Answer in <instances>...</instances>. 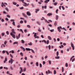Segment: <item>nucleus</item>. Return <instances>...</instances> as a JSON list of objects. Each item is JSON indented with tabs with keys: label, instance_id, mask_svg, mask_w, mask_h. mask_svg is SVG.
I'll use <instances>...</instances> for the list:
<instances>
[{
	"label": "nucleus",
	"instance_id": "nucleus-1",
	"mask_svg": "<svg viewBox=\"0 0 75 75\" xmlns=\"http://www.w3.org/2000/svg\"><path fill=\"white\" fill-rule=\"evenodd\" d=\"M12 32L10 33V35L13 38H16V35L14 34H16V33L14 31V29H12L11 30Z\"/></svg>",
	"mask_w": 75,
	"mask_h": 75
},
{
	"label": "nucleus",
	"instance_id": "nucleus-2",
	"mask_svg": "<svg viewBox=\"0 0 75 75\" xmlns=\"http://www.w3.org/2000/svg\"><path fill=\"white\" fill-rule=\"evenodd\" d=\"M71 46L73 48V50H74V49H75V47H74V44H73L72 43H71Z\"/></svg>",
	"mask_w": 75,
	"mask_h": 75
},
{
	"label": "nucleus",
	"instance_id": "nucleus-3",
	"mask_svg": "<svg viewBox=\"0 0 75 75\" xmlns=\"http://www.w3.org/2000/svg\"><path fill=\"white\" fill-rule=\"evenodd\" d=\"M20 38V34H19L18 36H16V39H17V40H18V39H19Z\"/></svg>",
	"mask_w": 75,
	"mask_h": 75
},
{
	"label": "nucleus",
	"instance_id": "nucleus-4",
	"mask_svg": "<svg viewBox=\"0 0 75 75\" xmlns=\"http://www.w3.org/2000/svg\"><path fill=\"white\" fill-rule=\"evenodd\" d=\"M26 14L28 16H31V13L29 11H27Z\"/></svg>",
	"mask_w": 75,
	"mask_h": 75
},
{
	"label": "nucleus",
	"instance_id": "nucleus-5",
	"mask_svg": "<svg viewBox=\"0 0 75 75\" xmlns=\"http://www.w3.org/2000/svg\"><path fill=\"white\" fill-rule=\"evenodd\" d=\"M22 14L23 16H24V17H25V18H28V16L25 15V13H23Z\"/></svg>",
	"mask_w": 75,
	"mask_h": 75
},
{
	"label": "nucleus",
	"instance_id": "nucleus-6",
	"mask_svg": "<svg viewBox=\"0 0 75 75\" xmlns=\"http://www.w3.org/2000/svg\"><path fill=\"white\" fill-rule=\"evenodd\" d=\"M20 69H21V71H19V73L20 74H21L22 72H23V68L21 67H20Z\"/></svg>",
	"mask_w": 75,
	"mask_h": 75
},
{
	"label": "nucleus",
	"instance_id": "nucleus-7",
	"mask_svg": "<svg viewBox=\"0 0 75 75\" xmlns=\"http://www.w3.org/2000/svg\"><path fill=\"white\" fill-rule=\"evenodd\" d=\"M11 61V64H12L13 63V62L14 61V60H13L12 59V58H11L10 59Z\"/></svg>",
	"mask_w": 75,
	"mask_h": 75
},
{
	"label": "nucleus",
	"instance_id": "nucleus-8",
	"mask_svg": "<svg viewBox=\"0 0 75 75\" xmlns=\"http://www.w3.org/2000/svg\"><path fill=\"white\" fill-rule=\"evenodd\" d=\"M20 48H21L22 50H23V51L24 52L25 51V49L23 47H21Z\"/></svg>",
	"mask_w": 75,
	"mask_h": 75
},
{
	"label": "nucleus",
	"instance_id": "nucleus-9",
	"mask_svg": "<svg viewBox=\"0 0 75 75\" xmlns=\"http://www.w3.org/2000/svg\"><path fill=\"white\" fill-rule=\"evenodd\" d=\"M52 13H49L47 14L48 16H52Z\"/></svg>",
	"mask_w": 75,
	"mask_h": 75
},
{
	"label": "nucleus",
	"instance_id": "nucleus-10",
	"mask_svg": "<svg viewBox=\"0 0 75 75\" xmlns=\"http://www.w3.org/2000/svg\"><path fill=\"white\" fill-rule=\"evenodd\" d=\"M23 3L24 4L23 5V6H25V7H27V3L25 2H23Z\"/></svg>",
	"mask_w": 75,
	"mask_h": 75
},
{
	"label": "nucleus",
	"instance_id": "nucleus-11",
	"mask_svg": "<svg viewBox=\"0 0 75 75\" xmlns=\"http://www.w3.org/2000/svg\"><path fill=\"white\" fill-rule=\"evenodd\" d=\"M57 30L59 31V33H61V29H60V28H59V27H57Z\"/></svg>",
	"mask_w": 75,
	"mask_h": 75
},
{
	"label": "nucleus",
	"instance_id": "nucleus-12",
	"mask_svg": "<svg viewBox=\"0 0 75 75\" xmlns=\"http://www.w3.org/2000/svg\"><path fill=\"white\" fill-rule=\"evenodd\" d=\"M7 61V57H5V61H4V63H6V62Z\"/></svg>",
	"mask_w": 75,
	"mask_h": 75
},
{
	"label": "nucleus",
	"instance_id": "nucleus-13",
	"mask_svg": "<svg viewBox=\"0 0 75 75\" xmlns=\"http://www.w3.org/2000/svg\"><path fill=\"white\" fill-rule=\"evenodd\" d=\"M35 10L36 11V13H37V11H40V9L38 8L37 9H35Z\"/></svg>",
	"mask_w": 75,
	"mask_h": 75
},
{
	"label": "nucleus",
	"instance_id": "nucleus-14",
	"mask_svg": "<svg viewBox=\"0 0 75 75\" xmlns=\"http://www.w3.org/2000/svg\"><path fill=\"white\" fill-rule=\"evenodd\" d=\"M25 50L26 51H31V49L29 48H26Z\"/></svg>",
	"mask_w": 75,
	"mask_h": 75
},
{
	"label": "nucleus",
	"instance_id": "nucleus-15",
	"mask_svg": "<svg viewBox=\"0 0 75 75\" xmlns=\"http://www.w3.org/2000/svg\"><path fill=\"white\" fill-rule=\"evenodd\" d=\"M49 1H50V0H46L45 1V3H48V2H49Z\"/></svg>",
	"mask_w": 75,
	"mask_h": 75
},
{
	"label": "nucleus",
	"instance_id": "nucleus-16",
	"mask_svg": "<svg viewBox=\"0 0 75 75\" xmlns=\"http://www.w3.org/2000/svg\"><path fill=\"white\" fill-rule=\"evenodd\" d=\"M18 44V42H13V44Z\"/></svg>",
	"mask_w": 75,
	"mask_h": 75
},
{
	"label": "nucleus",
	"instance_id": "nucleus-17",
	"mask_svg": "<svg viewBox=\"0 0 75 75\" xmlns=\"http://www.w3.org/2000/svg\"><path fill=\"white\" fill-rule=\"evenodd\" d=\"M59 17L58 16V15H56V20H57L58 19Z\"/></svg>",
	"mask_w": 75,
	"mask_h": 75
},
{
	"label": "nucleus",
	"instance_id": "nucleus-18",
	"mask_svg": "<svg viewBox=\"0 0 75 75\" xmlns=\"http://www.w3.org/2000/svg\"><path fill=\"white\" fill-rule=\"evenodd\" d=\"M48 39H49V40H52V38H51V37L50 36H48Z\"/></svg>",
	"mask_w": 75,
	"mask_h": 75
},
{
	"label": "nucleus",
	"instance_id": "nucleus-19",
	"mask_svg": "<svg viewBox=\"0 0 75 75\" xmlns=\"http://www.w3.org/2000/svg\"><path fill=\"white\" fill-rule=\"evenodd\" d=\"M74 57H75L74 56H73L72 57H71V58H70V61H72V58H74Z\"/></svg>",
	"mask_w": 75,
	"mask_h": 75
},
{
	"label": "nucleus",
	"instance_id": "nucleus-20",
	"mask_svg": "<svg viewBox=\"0 0 75 75\" xmlns=\"http://www.w3.org/2000/svg\"><path fill=\"white\" fill-rule=\"evenodd\" d=\"M59 56H58L55 57V59H59Z\"/></svg>",
	"mask_w": 75,
	"mask_h": 75
},
{
	"label": "nucleus",
	"instance_id": "nucleus-21",
	"mask_svg": "<svg viewBox=\"0 0 75 75\" xmlns=\"http://www.w3.org/2000/svg\"><path fill=\"white\" fill-rule=\"evenodd\" d=\"M30 50L34 54H35V52H34V50H33L32 49H31Z\"/></svg>",
	"mask_w": 75,
	"mask_h": 75
},
{
	"label": "nucleus",
	"instance_id": "nucleus-22",
	"mask_svg": "<svg viewBox=\"0 0 75 75\" xmlns=\"http://www.w3.org/2000/svg\"><path fill=\"white\" fill-rule=\"evenodd\" d=\"M56 55H57V57H58V55H59V52H58V51H57V52Z\"/></svg>",
	"mask_w": 75,
	"mask_h": 75
},
{
	"label": "nucleus",
	"instance_id": "nucleus-23",
	"mask_svg": "<svg viewBox=\"0 0 75 75\" xmlns=\"http://www.w3.org/2000/svg\"><path fill=\"white\" fill-rule=\"evenodd\" d=\"M13 5H17V3L16 2H13Z\"/></svg>",
	"mask_w": 75,
	"mask_h": 75
},
{
	"label": "nucleus",
	"instance_id": "nucleus-24",
	"mask_svg": "<svg viewBox=\"0 0 75 75\" xmlns=\"http://www.w3.org/2000/svg\"><path fill=\"white\" fill-rule=\"evenodd\" d=\"M28 45H33V44H32V42H30V43H28Z\"/></svg>",
	"mask_w": 75,
	"mask_h": 75
},
{
	"label": "nucleus",
	"instance_id": "nucleus-25",
	"mask_svg": "<svg viewBox=\"0 0 75 75\" xmlns=\"http://www.w3.org/2000/svg\"><path fill=\"white\" fill-rule=\"evenodd\" d=\"M20 54L21 56L22 57H23V53L21 52L20 53Z\"/></svg>",
	"mask_w": 75,
	"mask_h": 75
},
{
	"label": "nucleus",
	"instance_id": "nucleus-26",
	"mask_svg": "<svg viewBox=\"0 0 75 75\" xmlns=\"http://www.w3.org/2000/svg\"><path fill=\"white\" fill-rule=\"evenodd\" d=\"M4 3L3 2H2V4L1 5V6L2 7H3V6H4Z\"/></svg>",
	"mask_w": 75,
	"mask_h": 75
},
{
	"label": "nucleus",
	"instance_id": "nucleus-27",
	"mask_svg": "<svg viewBox=\"0 0 75 75\" xmlns=\"http://www.w3.org/2000/svg\"><path fill=\"white\" fill-rule=\"evenodd\" d=\"M36 65L37 67H38V62H37L36 63Z\"/></svg>",
	"mask_w": 75,
	"mask_h": 75
},
{
	"label": "nucleus",
	"instance_id": "nucleus-28",
	"mask_svg": "<svg viewBox=\"0 0 75 75\" xmlns=\"http://www.w3.org/2000/svg\"><path fill=\"white\" fill-rule=\"evenodd\" d=\"M54 24L55 25H57V22L56 21H55L54 23Z\"/></svg>",
	"mask_w": 75,
	"mask_h": 75
},
{
	"label": "nucleus",
	"instance_id": "nucleus-29",
	"mask_svg": "<svg viewBox=\"0 0 75 75\" xmlns=\"http://www.w3.org/2000/svg\"><path fill=\"white\" fill-rule=\"evenodd\" d=\"M50 32L52 33V32H54V29H52L50 30Z\"/></svg>",
	"mask_w": 75,
	"mask_h": 75
},
{
	"label": "nucleus",
	"instance_id": "nucleus-30",
	"mask_svg": "<svg viewBox=\"0 0 75 75\" xmlns=\"http://www.w3.org/2000/svg\"><path fill=\"white\" fill-rule=\"evenodd\" d=\"M64 68L63 67H62V72H64Z\"/></svg>",
	"mask_w": 75,
	"mask_h": 75
},
{
	"label": "nucleus",
	"instance_id": "nucleus-31",
	"mask_svg": "<svg viewBox=\"0 0 75 75\" xmlns=\"http://www.w3.org/2000/svg\"><path fill=\"white\" fill-rule=\"evenodd\" d=\"M36 23H37L38 24V25H40V22H39V21H38L36 22Z\"/></svg>",
	"mask_w": 75,
	"mask_h": 75
},
{
	"label": "nucleus",
	"instance_id": "nucleus-32",
	"mask_svg": "<svg viewBox=\"0 0 75 75\" xmlns=\"http://www.w3.org/2000/svg\"><path fill=\"white\" fill-rule=\"evenodd\" d=\"M68 63H66L65 64V67H68Z\"/></svg>",
	"mask_w": 75,
	"mask_h": 75
},
{
	"label": "nucleus",
	"instance_id": "nucleus-33",
	"mask_svg": "<svg viewBox=\"0 0 75 75\" xmlns=\"http://www.w3.org/2000/svg\"><path fill=\"white\" fill-rule=\"evenodd\" d=\"M38 31H39V32H41V30H40V28H38Z\"/></svg>",
	"mask_w": 75,
	"mask_h": 75
},
{
	"label": "nucleus",
	"instance_id": "nucleus-34",
	"mask_svg": "<svg viewBox=\"0 0 75 75\" xmlns=\"http://www.w3.org/2000/svg\"><path fill=\"white\" fill-rule=\"evenodd\" d=\"M12 24L13 25H16V24H15V22H13L12 23Z\"/></svg>",
	"mask_w": 75,
	"mask_h": 75
},
{
	"label": "nucleus",
	"instance_id": "nucleus-35",
	"mask_svg": "<svg viewBox=\"0 0 75 75\" xmlns=\"http://www.w3.org/2000/svg\"><path fill=\"white\" fill-rule=\"evenodd\" d=\"M21 41H22L21 42L23 44H24V43L25 42L24 40H22Z\"/></svg>",
	"mask_w": 75,
	"mask_h": 75
},
{
	"label": "nucleus",
	"instance_id": "nucleus-36",
	"mask_svg": "<svg viewBox=\"0 0 75 75\" xmlns=\"http://www.w3.org/2000/svg\"><path fill=\"white\" fill-rule=\"evenodd\" d=\"M57 73V72L56 71V70H54V75H55V74Z\"/></svg>",
	"mask_w": 75,
	"mask_h": 75
},
{
	"label": "nucleus",
	"instance_id": "nucleus-37",
	"mask_svg": "<svg viewBox=\"0 0 75 75\" xmlns=\"http://www.w3.org/2000/svg\"><path fill=\"white\" fill-rule=\"evenodd\" d=\"M7 41H5L4 42V45H6V44H7Z\"/></svg>",
	"mask_w": 75,
	"mask_h": 75
},
{
	"label": "nucleus",
	"instance_id": "nucleus-38",
	"mask_svg": "<svg viewBox=\"0 0 75 75\" xmlns=\"http://www.w3.org/2000/svg\"><path fill=\"white\" fill-rule=\"evenodd\" d=\"M48 47L49 48V50H50L51 49V46L50 45H49Z\"/></svg>",
	"mask_w": 75,
	"mask_h": 75
},
{
	"label": "nucleus",
	"instance_id": "nucleus-39",
	"mask_svg": "<svg viewBox=\"0 0 75 75\" xmlns=\"http://www.w3.org/2000/svg\"><path fill=\"white\" fill-rule=\"evenodd\" d=\"M39 75H44V74H43V73L42 72L41 73H39Z\"/></svg>",
	"mask_w": 75,
	"mask_h": 75
},
{
	"label": "nucleus",
	"instance_id": "nucleus-40",
	"mask_svg": "<svg viewBox=\"0 0 75 75\" xmlns=\"http://www.w3.org/2000/svg\"><path fill=\"white\" fill-rule=\"evenodd\" d=\"M2 36H4V35H5V33H1Z\"/></svg>",
	"mask_w": 75,
	"mask_h": 75
},
{
	"label": "nucleus",
	"instance_id": "nucleus-41",
	"mask_svg": "<svg viewBox=\"0 0 75 75\" xmlns=\"http://www.w3.org/2000/svg\"><path fill=\"white\" fill-rule=\"evenodd\" d=\"M6 10V11H8V8L6 7L5 8Z\"/></svg>",
	"mask_w": 75,
	"mask_h": 75
},
{
	"label": "nucleus",
	"instance_id": "nucleus-42",
	"mask_svg": "<svg viewBox=\"0 0 75 75\" xmlns=\"http://www.w3.org/2000/svg\"><path fill=\"white\" fill-rule=\"evenodd\" d=\"M34 37H36L37 36V33H35L34 34Z\"/></svg>",
	"mask_w": 75,
	"mask_h": 75
},
{
	"label": "nucleus",
	"instance_id": "nucleus-43",
	"mask_svg": "<svg viewBox=\"0 0 75 75\" xmlns=\"http://www.w3.org/2000/svg\"><path fill=\"white\" fill-rule=\"evenodd\" d=\"M57 2H55L54 3V6H57Z\"/></svg>",
	"mask_w": 75,
	"mask_h": 75
},
{
	"label": "nucleus",
	"instance_id": "nucleus-44",
	"mask_svg": "<svg viewBox=\"0 0 75 75\" xmlns=\"http://www.w3.org/2000/svg\"><path fill=\"white\" fill-rule=\"evenodd\" d=\"M27 27H28V28H31V27L30 26V25H27Z\"/></svg>",
	"mask_w": 75,
	"mask_h": 75
},
{
	"label": "nucleus",
	"instance_id": "nucleus-45",
	"mask_svg": "<svg viewBox=\"0 0 75 75\" xmlns=\"http://www.w3.org/2000/svg\"><path fill=\"white\" fill-rule=\"evenodd\" d=\"M45 22H47V23H50V22H48V21H47V20L46 19H45Z\"/></svg>",
	"mask_w": 75,
	"mask_h": 75
},
{
	"label": "nucleus",
	"instance_id": "nucleus-46",
	"mask_svg": "<svg viewBox=\"0 0 75 75\" xmlns=\"http://www.w3.org/2000/svg\"><path fill=\"white\" fill-rule=\"evenodd\" d=\"M6 33L7 35H9V32H8V31H7L6 32Z\"/></svg>",
	"mask_w": 75,
	"mask_h": 75
},
{
	"label": "nucleus",
	"instance_id": "nucleus-47",
	"mask_svg": "<svg viewBox=\"0 0 75 75\" xmlns=\"http://www.w3.org/2000/svg\"><path fill=\"white\" fill-rule=\"evenodd\" d=\"M20 23L21 24H23V21L21 20L20 21Z\"/></svg>",
	"mask_w": 75,
	"mask_h": 75
},
{
	"label": "nucleus",
	"instance_id": "nucleus-48",
	"mask_svg": "<svg viewBox=\"0 0 75 75\" xmlns=\"http://www.w3.org/2000/svg\"><path fill=\"white\" fill-rule=\"evenodd\" d=\"M11 21V22H12V21H13L14 22V21H15V20H14V19H11L10 20Z\"/></svg>",
	"mask_w": 75,
	"mask_h": 75
},
{
	"label": "nucleus",
	"instance_id": "nucleus-49",
	"mask_svg": "<svg viewBox=\"0 0 75 75\" xmlns=\"http://www.w3.org/2000/svg\"><path fill=\"white\" fill-rule=\"evenodd\" d=\"M62 7L63 10H65V8H64V6H62Z\"/></svg>",
	"mask_w": 75,
	"mask_h": 75
},
{
	"label": "nucleus",
	"instance_id": "nucleus-50",
	"mask_svg": "<svg viewBox=\"0 0 75 75\" xmlns=\"http://www.w3.org/2000/svg\"><path fill=\"white\" fill-rule=\"evenodd\" d=\"M6 52L7 54V55H9V53L7 52V51H6Z\"/></svg>",
	"mask_w": 75,
	"mask_h": 75
},
{
	"label": "nucleus",
	"instance_id": "nucleus-51",
	"mask_svg": "<svg viewBox=\"0 0 75 75\" xmlns=\"http://www.w3.org/2000/svg\"><path fill=\"white\" fill-rule=\"evenodd\" d=\"M58 9H57L56 11V12L57 14H58Z\"/></svg>",
	"mask_w": 75,
	"mask_h": 75
},
{
	"label": "nucleus",
	"instance_id": "nucleus-52",
	"mask_svg": "<svg viewBox=\"0 0 75 75\" xmlns=\"http://www.w3.org/2000/svg\"><path fill=\"white\" fill-rule=\"evenodd\" d=\"M20 31H21V32L22 33H24V32H23V30H22V29H20Z\"/></svg>",
	"mask_w": 75,
	"mask_h": 75
},
{
	"label": "nucleus",
	"instance_id": "nucleus-53",
	"mask_svg": "<svg viewBox=\"0 0 75 75\" xmlns=\"http://www.w3.org/2000/svg\"><path fill=\"white\" fill-rule=\"evenodd\" d=\"M7 17L8 18H10V16L8 15H7Z\"/></svg>",
	"mask_w": 75,
	"mask_h": 75
},
{
	"label": "nucleus",
	"instance_id": "nucleus-54",
	"mask_svg": "<svg viewBox=\"0 0 75 75\" xmlns=\"http://www.w3.org/2000/svg\"><path fill=\"white\" fill-rule=\"evenodd\" d=\"M24 8V7H22L20 8V10H23Z\"/></svg>",
	"mask_w": 75,
	"mask_h": 75
},
{
	"label": "nucleus",
	"instance_id": "nucleus-55",
	"mask_svg": "<svg viewBox=\"0 0 75 75\" xmlns=\"http://www.w3.org/2000/svg\"><path fill=\"white\" fill-rule=\"evenodd\" d=\"M11 53L12 54H14V51L13 50H11Z\"/></svg>",
	"mask_w": 75,
	"mask_h": 75
},
{
	"label": "nucleus",
	"instance_id": "nucleus-56",
	"mask_svg": "<svg viewBox=\"0 0 75 75\" xmlns=\"http://www.w3.org/2000/svg\"><path fill=\"white\" fill-rule=\"evenodd\" d=\"M40 68H42V64H40Z\"/></svg>",
	"mask_w": 75,
	"mask_h": 75
},
{
	"label": "nucleus",
	"instance_id": "nucleus-57",
	"mask_svg": "<svg viewBox=\"0 0 75 75\" xmlns=\"http://www.w3.org/2000/svg\"><path fill=\"white\" fill-rule=\"evenodd\" d=\"M62 29H63V30H64V31H67V29H65V28H63Z\"/></svg>",
	"mask_w": 75,
	"mask_h": 75
},
{
	"label": "nucleus",
	"instance_id": "nucleus-58",
	"mask_svg": "<svg viewBox=\"0 0 75 75\" xmlns=\"http://www.w3.org/2000/svg\"><path fill=\"white\" fill-rule=\"evenodd\" d=\"M10 56L11 58H13V55H11V54H10Z\"/></svg>",
	"mask_w": 75,
	"mask_h": 75
},
{
	"label": "nucleus",
	"instance_id": "nucleus-59",
	"mask_svg": "<svg viewBox=\"0 0 75 75\" xmlns=\"http://www.w3.org/2000/svg\"><path fill=\"white\" fill-rule=\"evenodd\" d=\"M5 52H5V50H3L2 51V53L3 54H5Z\"/></svg>",
	"mask_w": 75,
	"mask_h": 75
},
{
	"label": "nucleus",
	"instance_id": "nucleus-60",
	"mask_svg": "<svg viewBox=\"0 0 75 75\" xmlns=\"http://www.w3.org/2000/svg\"><path fill=\"white\" fill-rule=\"evenodd\" d=\"M35 38H39V37L36 36L35 37Z\"/></svg>",
	"mask_w": 75,
	"mask_h": 75
},
{
	"label": "nucleus",
	"instance_id": "nucleus-61",
	"mask_svg": "<svg viewBox=\"0 0 75 75\" xmlns=\"http://www.w3.org/2000/svg\"><path fill=\"white\" fill-rule=\"evenodd\" d=\"M4 69H8V68L7 67H4Z\"/></svg>",
	"mask_w": 75,
	"mask_h": 75
},
{
	"label": "nucleus",
	"instance_id": "nucleus-62",
	"mask_svg": "<svg viewBox=\"0 0 75 75\" xmlns=\"http://www.w3.org/2000/svg\"><path fill=\"white\" fill-rule=\"evenodd\" d=\"M48 58V56H45V59H47Z\"/></svg>",
	"mask_w": 75,
	"mask_h": 75
},
{
	"label": "nucleus",
	"instance_id": "nucleus-63",
	"mask_svg": "<svg viewBox=\"0 0 75 75\" xmlns=\"http://www.w3.org/2000/svg\"><path fill=\"white\" fill-rule=\"evenodd\" d=\"M47 44H49V40H47Z\"/></svg>",
	"mask_w": 75,
	"mask_h": 75
},
{
	"label": "nucleus",
	"instance_id": "nucleus-64",
	"mask_svg": "<svg viewBox=\"0 0 75 75\" xmlns=\"http://www.w3.org/2000/svg\"><path fill=\"white\" fill-rule=\"evenodd\" d=\"M72 25H75V23L74 22H73L72 23Z\"/></svg>",
	"mask_w": 75,
	"mask_h": 75
}]
</instances>
